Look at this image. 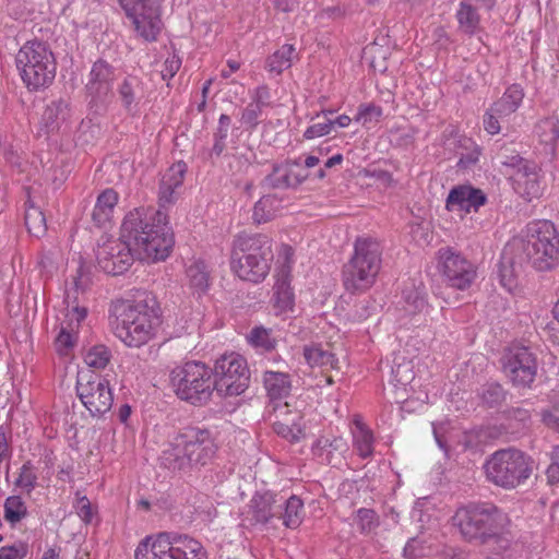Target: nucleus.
Wrapping results in <instances>:
<instances>
[{"label":"nucleus","mask_w":559,"mask_h":559,"mask_svg":"<svg viewBox=\"0 0 559 559\" xmlns=\"http://www.w3.org/2000/svg\"><path fill=\"white\" fill-rule=\"evenodd\" d=\"M272 240L263 234H239L233 241L230 267L242 281L261 283L271 270Z\"/></svg>","instance_id":"5"},{"label":"nucleus","mask_w":559,"mask_h":559,"mask_svg":"<svg viewBox=\"0 0 559 559\" xmlns=\"http://www.w3.org/2000/svg\"><path fill=\"white\" fill-rule=\"evenodd\" d=\"M27 554V545L16 543L12 546H3L0 548V559H23Z\"/></svg>","instance_id":"55"},{"label":"nucleus","mask_w":559,"mask_h":559,"mask_svg":"<svg viewBox=\"0 0 559 559\" xmlns=\"http://www.w3.org/2000/svg\"><path fill=\"white\" fill-rule=\"evenodd\" d=\"M76 514L85 524H93L98 521L97 509L92 506L86 496H78L74 504Z\"/></svg>","instance_id":"50"},{"label":"nucleus","mask_w":559,"mask_h":559,"mask_svg":"<svg viewBox=\"0 0 559 559\" xmlns=\"http://www.w3.org/2000/svg\"><path fill=\"white\" fill-rule=\"evenodd\" d=\"M452 522L464 540L485 545L499 540L510 520L491 502H469L455 511Z\"/></svg>","instance_id":"3"},{"label":"nucleus","mask_w":559,"mask_h":559,"mask_svg":"<svg viewBox=\"0 0 559 559\" xmlns=\"http://www.w3.org/2000/svg\"><path fill=\"white\" fill-rule=\"evenodd\" d=\"M251 102L258 104L263 108L270 107L272 105L270 88L266 85L258 86L254 90Z\"/></svg>","instance_id":"58"},{"label":"nucleus","mask_w":559,"mask_h":559,"mask_svg":"<svg viewBox=\"0 0 559 559\" xmlns=\"http://www.w3.org/2000/svg\"><path fill=\"white\" fill-rule=\"evenodd\" d=\"M504 164L516 169L514 173L515 189L523 198L532 201L542 195L540 168L535 162L515 155Z\"/></svg>","instance_id":"18"},{"label":"nucleus","mask_w":559,"mask_h":559,"mask_svg":"<svg viewBox=\"0 0 559 559\" xmlns=\"http://www.w3.org/2000/svg\"><path fill=\"white\" fill-rule=\"evenodd\" d=\"M300 414L295 413L292 418H284L283 420L272 419L273 430L281 437L295 441L298 440V433L301 431L298 425Z\"/></svg>","instance_id":"46"},{"label":"nucleus","mask_w":559,"mask_h":559,"mask_svg":"<svg viewBox=\"0 0 559 559\" xmlns=\"http://www.w3.org/2000/svg\"><path fill=\"white\" fill-rule=\"evenodd\" d=\"M135 559H207L202 544L174 532L146 536L135 549Z\"/></svg>","instance_id":"8"},{"label":"nucleus","mask_w":559,"mask_h":559,"mask_svg":"<svg viewBox=\"0 0 559 559\" xmlns=\"http://www.w3.org/2000/svg\"><path fill=\"white\" fill-rule=\"evenodd\" d=\"M406 559H423L426 557L425 547L418 538H411L403 549Z\"/></svg>","instance_id":"56"},{"label":"nucleus","mask_w":559,"mask_h":559,"mask_svg":"<svg viewBox=\"0 0 559 559\" xmlns=\"http://www.w3.org/2000/svg\"><path fill=\"white\" fill-rule=\"evenodd\" d=\"M547 484L550 486L559 484V463L556 460H550V464L546 469Z\"/></svg>","instance_id":"64"},{"label":"nucleus","mask_w":559,"mask_h":559,"mask_svg":"<svg viewBox=\"0 0 559 559\" xmlns=\"http://www.w3.org/2000/svg\"><path fill=\"white\" fill-rule=\"evenodd\" d=\"M508 392L498 382L485 383L480 389V399L483 403L492 408L501 405L507 397Z\"/></svg>","instance_id":"44"},{"label":"nucleus","mask_w":559,"mask_h":559,"mask_svg":"<svg viewBox=\"0 0 559 559\" xmlns=\"http://www.w3.org/2000/svg\"><path fill=\"white\" fill-rule=\"evenodd\" d=\"M283 209V199L277 194H265L255 202L252 219L255 224L267 223Z\"/></svg>","instance_id":"31"},{"label":"nucleus","mask_w":559,"mask_h":559,"mask_svg":"<svg viewBox=\"0 0 559 559\" xmlns=\"http://www.w3.org/2000/svg\"><path fill=\"white\" fill-rule=\"evenodd\" d=\"M27 514V509L19 496H11L4 502V519L12 525L20 522Z\"/></svg>","instance_id":"47"},{"label":"nucleus","mask_w":559,"mask_h":559,"mask_svg":"<svg viewBox=\"0 0 559 559\" xmlns=\"http://www.w3.org/2000/svg\"><path fill=\"white\" fill-rule=\"evenodd\" d=\"M187 164L178 162L173 164L163 175L159 183L158 201L162 207L175 203L182 188Z\"/></svg>","instance_id":"21"},{"label":"nucleus","mask_w":559,"mask_h":559,"mask_svg":"<svg viewBox=\"0 0 559 559\" xmlns=\"http://www.w3.org/2000/svg\"><path fill=\"white\" fill-rule=\"evenodd\" d=\"M118 200L119 194L112 188H107L99 193L92 213L96 225L103 226L111 221Z\"/></svg>","instance_id":"27"},{"label":"nucleus","mask_w":559,"mask_h":559,"mask_svg":"<svg viewBox=\"0 0 559 559\" xmlns=\"http://www.w3.org/2000/svg\"><path fill=\"white\" fill-rule=\"evenodd\" d=\"M57 63L53 53L37 43V87L49 86L56 76Z\"/></svg>","instance_id":"30"},{"label":"nucleus","mask_w":559,"mask_h":559,"mask_svg":"<svg viewBox=\"0 0 559 559\" xmlns=\"http://www.w3.org/2000/svg\"><path fill=\"white\" fill-rule=\"evenodd\" d=\"M213 383L219 396H238L249 386L250 371L245 357L237 353L224 354L215 360Z\"/></svg>","instance_id":"11"},{"label":"nucleus","mask_w":559,"mask_h":559,"mask_svg":"<svg viewBox=\"0 0 559 559\" xmlns=\"http://www.w3.org/2000/svg\"><path fill=\"white\" fill-rule=\"evenodd\" d=\"M295 297L286 278L277 280L274 286V306L278 312L293 310Z\"/></svg>","instance_id":"38"},{"label":"nucleus","mask_w":559,"mask_h":559,"mask_svg":"<svg viewBox=\"0 0 559 559\" xmlns=\"http://www.w3.org/2000/svg\"><path fill=\"white\" fill-rule=\"evenodd\" d=\"M216 450L214 438L207 428L187 426L176 433L168 448L162 452L160 463L170 471H185L206 465Z\"/></svg>","instance_id":"4"},{"label":"nucleus","mask_w":559,"mask_h":559,"mask_svg":"<svg viewBox=\"0 0 559 559\" xmlns=\"http://www.w3.org/2000/svg\"><path fill=\"white\" fill-rule=\"evenodd\" d=\"M332 131V119L326 118L323 122L313 123L306 129L304 138L312 140L329 134Z\"/></svg>","instance_id":"54"},{"label":"nucleus","mask_w":559,"mask_h":559,"mask_svg":"<svg viewBox=\"0 0 559 559\" xmlns=\"http://www.w3.org/2000/svg\"><path fill=\"white\" fill-rule=\"evenodd\" d=\"M67 104L62 100L52 102L43 114V127L47 133L59 128L60 120L64 119V109Z\"/></svg>","instance_id":"39"},{"label":"nucleus","mask_w":559,"mask_h":559,"mask_svg":"<svg viewBox=\"0 0 559 559\" xmlns=\"http://www.w3.org/2000/svg\"><path fill=\"white\" fill-rule=\"evenodd\" d=\"M176 395L192 405L206 404L215 391L212 369L201 361H187L170 373Z\"/></svg>","instance_id":"9"},{"label":"nucleus","mask_w":559,"mask_h":559,"mask_svg":"<svg viewBox=\"0 0 559 559\" xmlns=\"http://www.w3.org/2000/svg\"><path fill=\"white\" fill-rule=\"evenodd\" d=\"M348 449L347 442L342 437H319L312 445L313 454L322 462L330 464L334 452L340 454L346 452Z\"/></svg>","instance_id":"32"},{"label":"nucleus","mask_w":559,"mask_h":559,"mask_svg":"<svg viewBox=\"0 0 559 559\" xmlns=\"http://www.w3.org/2000/svg\"><path fill=\"white\" fill-rule=\"evenodd\" d=\"M280 503L283 504V509L281 513H277V519L282 520L283 525L287 528H297L302 523L305 515L302 500L293 495Z\"/></svg>","instance_id":"33"},{"label":"nucleus","mask_w":559,"mask_h":559,"mask_svg":"<svg viewBox=\"0 0 559 559\" xmlns=\"http://www.w3.org/2000/svg\"><path fill=\"white\" fill-rule=\"evenodd\" d=\"M460 31L466 35H474L479 28V15L476 9L467 1H462L456 12Z\"/></svg>","instance_id":"37"},{"label":"nucleus","mask_w":559,"mask_h":559,"mask_svg":"<svg viewBox=\"0 0 559 559\" xmlns=\"http://www.w3.org/2000/svg\"><path fill=\"white\" fill-rule=\"evenodd\" d=\"M246 340L260 354L273 353L278 344V337L273 329L263 325L253 326L246 335Z\"/></svg>","instance_id":"28"},{"label":"nucleus","mask_w":559,"mask_h":559,"mask_svg":"<svg viewBox=\"0 0 559 559\" xmlns=\"http://www.w3.org/2000/svg\"><path fill=\"white\" fill-rule=\"evenodd\" d=\"M480 155L479 148L476 146L473 151L462 154L457 165L463 168H467L478 162Z\"/></svg>","instance_id":"63"},{"label":"nucleus","mask_w":559,"mask_h":559,"mask_svg":"<svg viewBox=\"0 0 559 559\" xmlns=\"http://www.w3.org/2000/svg\"><path fill=\"white\" fill-rule=\"evenodd\" d=\"M524 98V90L520 84L510 85L503 95L496 100L492 106V111L501 118L509 117L518 110Z\"/></svg>","instance_id":"29"},{"label":"nucleus","mask_w":559,"mask_h":559,"mask_svg":"<svg viewBox=\"0 0 559 559\" xmlns=\"http://www.w3.org/2000/svg\"><path fill=\"white\" fill-rule=\"evenodd\" d=\"M15 484L17 487L25 489L28 493L35 487V473L33 472L31 462H27L23 465L21 474Z\"/></svg>","instance_id":"53"},{"label":"nucleus","mask_w":559,"mask_h":559,"mask_svg":"<svg viewBox=\"0 0 559 559\" xmlns=\"http://www.w3.org/2000/svg\"><path fill=\"white\" fill-rule=\"evenodd\" d=\"M230 123L231 118L228 115L222 114L219 116L217 128L213 134V147L211 150V155L218 157L225 151Z\"/></svg>","instance_id":"42"},{"label":"nucleus","mask_w":559,"mask_h":559,"mask_svg":"<svg viewBox=\"0 0 559 559\" xmlns=\"http://www.w3.org/2000/svg\"><path fill=\"white\" fill-rule=\"evenodd\" d=\"M382 263V248L371 237H358L354 253L344 264L342 280L345 289L352 294L364 293L376 282Z\"/></svg>","instance_id":"6"},{"label":"nucleus","mask_w":559,"mask_h":559,"mask_svg":"<svg viewBox=\"0 0 559 559\" xmlns=\"http://www.w3.org/2000/svg\"><path fill=\"white\" fill-rule=\"evenodd\" d=\"M142 94L143 83L138 76L128 75L118 86V95L121 105L124 110L131 115L138 111Z\"/></svg>","instance_id":"25"},{"label":"nucleus","mask_w":559,"mask_h":559,"mask_svg":"<svg viewBox=\"0 0 559 559\" xmlns=\"http://www.w3.org/2000/svg\"><path fill=\"white\" fill-rule=\"evenodd\" d=\"M356 428L353 433L354 447L362 459H367L373 453V435L362 424H357Z\"/></svg>","instance_id":"41"},{"label":"nucleus","mask_w":559,"mask_h":559,"mask_svg":"<svg viewBox=\"0 0 559 559\" xmlns=\"http://www.w3.org/2000/svg\"><path fill=\"white\" fill-rule=\"evenodd\" d=\"M190 287L197 293H205L210 287V271L204 261L198 260L187 267Z\"/></svg>","instance_id":"36"},{"label":"nucleus","mask_w":559,"mask_h":559,"mask_svg":"<svg viewBox=\"0 0 559 559\" xmlns=\"http://www.w3.org/2000/svg\"><path fill=\"white\" fill-rule=\"evenodd\" d=\"M498 272H499L501 285L503 287H506L507 289L511 290L512 287L514 286L515 282H514L510 266H507L504 263H501L499 265Z\"/></svg>","instance_id":"62"},{"label":"nucleus","mask_w":559,"mask_h":559,"mask_svg":"<svg viewBox=\"0 0 559 559\" xmlns=\"http://www.w3.org/2000/svg\"><path fill=\"white\" fill-rule=\"evenodd\" d=\"M534 135L538 141L542 153L549 158H554L556 155L557 143L559 141L558 118L551 116L540 119L535 124Z\"/></svg>","instance_id":"23"},{"label":"nucleus","mask_w":559,"mask_h":559,"mask_svg":"<svg viewBox=\"0 0 559 559\" xmlns=\"http://www.w3.org/2000/svg\"><path fill=\"white\" fill-rule=\"evenodd\" d=\"M92 284L91 267L79 260V265L71 280L67 282L64 302L68 316L75 319L80 324L87 316V308L84 305V296Z\"/></svg>","instance_id":"16"},{"label":"nucleus","mask_w":559,"mask_h":559,"mask_svg":"<svg viewBox=\"0 0 559 559\" xmlns=\"http://www.w3.org/2000/svg\"><path fill=\"white\" fill-rule=\"evenodd\" d=\"M440 270L445 282L456 289H467L477 276V270L473 262L450 248L441 249Z\"/></svg>","instance_id":"15"},{"label":"nucleus","mask_w":559,"mask_h":559,"mask_svg":"<svg viewBox=\"0 0 559 559\" xmlns=\"http://www.w3.org/2000/svg\"><path fill=\"white\" fill-rule=\"evenodd\" d=\"M115 80L116 69L112 64L104 59H98L92 64L85 83V92L92 107L106 104L111 95Z\"/></svg>","instance_id":"17"},{"label":"nucleus","mask_w":559,"mask_h":559,"mask_svg":"<svg viewBox=\"0 0 559 559\" xmlns=\"http://www.w3.org/2000/svg\"><path fill=\"white\" fill-rule=\"evenodd\" d=\"M270 419L283 420L284 418H292L296 413L290 409V405L286 400L269 402L265 408Z\"/></svg>","instance_id":"51"},{"label":"nucleus","mask_w":559,"mask_h":559,"mask_svg":"<svg viewBox=\"0 0 559 559\" xmlns=\"http://www.w3.org/2000/svg\"><path fill=\"white\" fill-rule=\"evenodd\" d=\"M181 67V60L177 56H173L171 58H167L164 62V69L162 70L163 80H168L174 78V75L178 72Z\"/></svg>","instance_id":"59"},{"label":"nucleus","mask_w":559,"mask_h":559,"mask_svg":"<svg viewBox=\"0 0 559 559\" xmlns=\"http://www.w3.org/2000/svg\"><path fill=\"white\" fill-rule=\"evenodd\" d=\"M136 36L154 43L164 27L158 0H119Z\"/></svg>","instance_id":"13"},{"label":"nucleus","mask_w":559,"mask_h":559,"mask_svg":"<svg viewBox=\"0 0 559 559\" xmlns=\"http://www.w3.org/2000/svg\"><path fill=\"white\" fill-rule=\"evenodd\" d=\"M355 523L360 534L370 535L380 525V518L373 509L360 508L355 513Z\"/></svg>","instance_id":"43"},{"label":"nucleus","mask_w":559,"mask_h":559,"mask_svg":"<svg viewBox=\"0 0 559 559\" xmlns=\"http://www.w3.org/2000/svg\"><path fill=\"white\" fill-rule=\"evenodd\" d=\"M76 393L92 416H102L112 406L114 396L109 381L100 374L80 372Z\"/></svg>","instance_id":"14"},{"label":"nucleus","mask_w":559,"mask_h":559,"mask_svg":"<svg viewBox=\"0 0 559 559\" xmlns=\"http://www.w3.org/2000/svg\"><path fill=\"white\" fill-rule=\"evenodd\" d=\"M73 336L69 332L61 330L57 337V345L60 354L67 355L69 349L73 347Z\"/></svg>","instance_id":"60"},{"label":"nucleus","mask_w":559,"mask_h":559,"mask_svg":"<svg viewBox=\"0 0 559 559\" xmlns=\"http://www.w3.org/2000/svg\"><path fill=\"white\" fill-rule=\"evenodd\" d=\"M60 252L57 247L48 250L47 253L43 254V258L38 265L40 266V276L45 280L51 278L58 271V259Z\"/></svg>","instance_id":"49"},{"label":"nucleus","mask_w":559,"mask_h":559,"mask_svg":"<svg viewBox=\"0 0 559 559\" xmlns=\"http://www.w3.org/2000/svg\"><path fill=\"white\" fill-rule=\"evenodd\" d=\"M402 296L406 304V311L412 314L421 312L427 307L426 293L420 287L414 285L405 287Z\"/></svg>","instance_id":"40"},{"label":"nucleus","mask_w":559,"mask_h":559,"mask_svg":"<svg viewBox=\"0 0 559 559\" xmlns=\"http://www.w3.org/2000/svg\"><path fill=\"white\" fill-rule=\"evenodd\" d=\"M295 57V47L285 44L266 59L265 68L269 72L281 74L292 67Z\"/></svg>","instance_id":"35"},{"label":"nucleus","mask_w":559,"mask_h":559,"mask_svg":"<svg viewBox=\"0 0 559 559\" xmlns=\"http://www.w3.org/2000/svg\"><path fill=\"white\" fill-rule=\"evenodd\" d=\"M298 159H286L280 164H274L272 171L261 181L262 187L267 189H297L309 177L308 173L295 170L299 167Z\"/></svg>","instance_id":"19"},{"label":"nucleus","mask_w":559,"mask_h":559,"mask_svg":"<svg viewBox=\"0 0 559 559\" xmlns=\"http://www.w3.org/2000/svg\"><path fill=\"white\" fill-rule=\"evenodd\" d=\"M115 335L129 347H141L156 334L162 323V312L156 297L142 292L132 301H120L114 306Z\"/></svg>","instance_id":"2"},{"label":"nucleus","mask_w":559,"mask_h":559,"mask_svg":"<svg viewBox=\"0 0 559 559\" xmlns=\"http://www.w3.org/2000/svg\"><path fill=\"white\" fill-rule=\"evenodd\" d=\"M15 62L20 76L27 87V93L31 95L35 88L33 82V79H35V40H27L25 43L19 50Z\"/></svg>","instance_id":"26"},{"label":"nucleus","mask_w":559,"mask_h":559,"mask_svg":"<svg viewBox=\"0 0 559 559\" xmlns=\"http://www.w3.org/2000/svg\"><path fill=\"white\" fill-rule=\"evenodd\" d=\"M523 251L536 270H550L559 260V235L555 225L549 221L530 224Z\"/></svg>","instance_id":"10"},{"label":"nucleus","mask_w":559,"mask_h":559,"mask_svg":"<svg viewBox=\"0 0 559 559\" xmlns=\"http://www.w3.org/2000/svg\"><path fill=\"white\" fill-rule=\"evenodd\" d=\"M486 202L487 197L483 190L469 185H462L450 190L445 201V209L462 215L478 212Z\"/></svg>","instance_id":"20"},{"label":"nucleus","mask_w":559,"mask_h":559,"mask_svg":"<svg viewBox=\"0 0 559 559\" xmlns=\"http://www.w3.org/2000/svg\"><path fill=\"white\" fill-rule=\"evenodd\" d=\"M174 243L166 213L153 207H138L126 215L120 237L99 246L96 259L105 273L118 276L130 269L135 257L152 262L165 260Z\"/></svg>","instance_id":"1"},{"label":"nucleus","mask_w":559,"mask_h":559,"mask_svg":"<svg viewBox=\"0 0 559 559\" xmlns=\"http://www.w3.org/2000/svg\"><path fill=\"white\" fill-rule=\"evenodd\" d=\"M263 107L258 104L250 102L247 107L242 110L240 122L246 126L247 129L253 130L259 124V118L262 115Z\"/></svg>","instance_id":"52"},{"label":"nucleus","mask_w":559,"mask_h":559,"mask_svg":"<svg viewBox=\"0 0 559 559\" xmlns=\"http://www.w3.org/2000/svg\"><path fill=\"white\" fill-rule=\"evenodd\" d=\"M263 385L269 402L286 400L292 391L290 374L282 371L266 370L263 373Z\"/></svg>","instance_id":"24"},{"label":"nucleus","mask_w":559,"mask_h":559,"mask_svg":"<svg viewBox=\"0 0 559 559\" xmlns=\"http://www.w3.org/2000/svg\"><path fill=\"white\" fill-rule=\"evenodd\" d=\"M499 119L502 118L497 112H493L492 106H490L484 115V129L491 135L498 134L501 130Z\"/></svg>","instance_id":"57"},{"label":"nucleus","mask_w":559,"mask_h":559,"mask_svg":"<svg viewBox=\"0 0 559 559\" xmlns=\"http://www.w3.org/2000/svg\"><path fill=\"white\" fill-rule=\"evenodd\" d=\"M501 371L509 382L518 389H531L537 376V356L527 346L511 345L499 359Z\"/></svg>","instance_id":"12"},{"label":"nucleus","mask_w":559,"mask_h":559,"mask_svg":"<svg viewBox=\"0 0 559 559\" xmlns=\"http://www.w3.org/2000/svg\"><path fill=\"white\" fill-rule=\"evenodd\" d=\"M249 513L255 524H267L272 519L277 518L283 504L277 496L271 491L255 492L249 502Z\"/></svg>","instance_id":"22"},{"label":"nucleus","mask_w":559,"mask_h":559,"mask_svg":"<svg viewBox=\"0 0 559 559\" xmlns=\"http://www.w3.org/2000/svg\"><path fill=\"white\" fill-rule=\"evenodd\" d=\"M507 417L525 425L531 419V413L528 409L523 407H511L507 411Z\"/></svg>","instance_id":"61"},{"label":"nucleus","mask_w":559,"mask_h":559,"mask_svg":"<svg viewBox=\"0 0 559 559\" xmlns=\"http://www.w3.org/2000/svg\"><path fill=\"white\" fill-rule=\"evenodd\" d=\"M486 479L504 490L524 485L535 469L534 459L522 450L510 447L495 451L484 464Z\"/></svg>","instance_id":"7"},{"label":"nucleus","mask_w":559,"mask_h":559,"mask_svg":"<svg viewBox=\"0 0 559 559\" xmlns=\"http://www.w3.org/2000/svg\"><path fill=\"white\" fill-rule=\"evenodd\" d=\"M383 116V110L380 106L373 103L360 104L355 120L361 122L364 126L372 122H379Z\"/></svg>","instance_id":"48"},{"label":"nucleus","mask_w":559,"mask_h":559,"mask_svg":"<svg viewBox=\"0 0 559 559\" xmlns=\"http://www.w3.org/2000/svg\"><path fill=\"white\" fill-rule=\"evenodd\" d=\"M111 352L110 349L105 345H94L90 347L85 355H84V361L85 364L94 369H104L111 360Z\"/></svg>","instance_id":"45"},{"label":"nucleus","mask_w":559,"mask_h":559,"mask_svg":"<svg viewBox=\"0 0 559 559\" xmlns=\"http://www.w3.org/2000/svg\"><path fill=\"white\" fill-rule=\"evenodd\" d=\"M304 357L309 366L334 369L338 360L335 355L321 344H311L304 347Z\"/></svg>","instance_id":"34"}]
</instances>
